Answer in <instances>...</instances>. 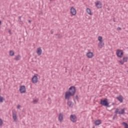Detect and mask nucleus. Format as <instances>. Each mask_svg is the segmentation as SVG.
<instances>
[{"label":"nucleus","mask_w":128,"mask_h":128,"mask_svg":"<svg viewBox=\"0 0 128 128\" xmlns=\"http://www.w3.org/2000/svg\"><path fill=\"white\" fill-rule=\"evenodd\" d=\"M86 56L88 58H92L94 56V54L92 52H89L86 54Z\"/></svg>","instance_id":"obj_14"},{"label":"nucleus","mask_w":128,"mask_h":128,"mask_svg":"<svg viewBox=\"0 0 128 128\" xmlns=\"http://www.w3.org/2000/svg\"><path fill=\"white\" fill-rule=\"evenodd\" d=\"M98 40H99V42H102V37L99 36L98 37Z\"/></svg>","instance_id":"obj_25"},{"label":"nucleus","mask_w":128,"mask_h":128,"mask_svg":"<svg viewBox=\"0 0 128 128\" xmlns=\"http://www.w3.org/2000/svg\"><path fill=\"white\" fill-rule=\"evenodd\" d=\"M116 54L118 58H122L124 54L122 50H118L116 52Z\"/></svg>","instance_id":"obj_3"},{"label":"nucleus","mask_w":128,"mask_h":128,"mask_svg":"<svg viewBox=\"0 0 128 128\" xmlns=\"http://www.w3.org/2000/svg\"><path fill=\"white\" fill-rule=\"evenodd\" d=\"M50 0V2H52V0Z\"/></svg>","instance_id":"obj_40"},{"label":"nucleus","mask_w":128,"mask_h":128,"mask_svg":"<svg viewBox=\"0 0 128 128\" xmlns=\"http://www.w3.org/2000/svg\"><path fill=\"white\" fill-rule=\"evenodd\" d=\"M114 22H116V20H114Z\"/></svg>","instance_id":"obj_39"},{"label":"nucleus","mask_w":128,"mask_h":128,"mask_svg":"<svg viewBox=\"0 0 128 128\" xmlns=\"http://www.w3.org/2000/svg\"><path fill=\"white\" fill-rule=\"evenodd\" d=\"M122 30V28H121L118 27V28H117V30Z\"/></svg>","instance_id":"obj_30"},{"label":"nucleus","mask_w":128,"mask_h":128,"mask_svg":"<svg viewBox=\"0 0 128 128\" xmlns=\"http://www.w3.org/2000/svg\"><path fill=\"white\" fill-rule=\"evenodd\" d=\"M124 113V109L123 108L121 110L118 112L119 114H123Z\"/></svg>","instance_id":"obj_22"},{"label":"nucleus","mask_w":128,"mask_h":128,"mask_svg":"<svg viewBox=\"0 0 128 128\" xmlns=\"http://www.w3.org/2000/svg\"><path fill=\"white\" fill-rule=\"evenodd\" d=\"M18 22H22V16L18 17Z\"/></svg>","instance_id":"obj_29"},{"label":"nucleus","mask_w":128,"mask_h":128,"mask_svg":"<svg viewBox=\"0 0 128 128\" xmlns=\"http://www.w3.org/2000/svg\"><path fill=\"white\" fill-rule=\"evenodd\" d=\"M12 116L13 118V120L14 122H16L17 118H16V111L15 110H12Z\"/></svg>","instance_id":"obj_7"},{"label":"nucleus","mask_w":128,"mask_h":128,"mask_svg":"<svg viewBox=\"0 0 128 128\" xmlns=\"http://www.w3.org/2000/svg\"><path fill=\"white\" fill-rule=\"evenodd\" d=\"M21 58H22V56H20V54H18L15 56V58H14V60H15L18 61V60H20Z\"/></svg>","instance_id":"obj_16"},{"label":"nucleus","mask_w":128,"mask_h":128,"mask_svg":"<svg viewBox=\"0 0 128 128\" xmlns=\"http://www.w3.org/2000/svg\"><path fill=\"white\" fill-rule=\"evenodd\" d=\"M100 104L102 106H110V104H108V99L105 98L104 100H100Z\"/></svg>","instance_id":"obj_1"},{"label":"nucleus","mask_w":128,"mask_h":128,"mask_svg":"<svg viewBox=\"0 0 128 128\" xmlns=\"http://www.w3.org/2000/svg\"><path fill=\"white\" fill-rule=\"evenodd\" d=\"M104 46V42H102V41H100L99 42V43L98 44V46H99L100 48H102V46Z\"/></svg>","instance_id":"obj_17"},{"label":"nucleus","mask_w":128,"mask_h":128,"mask_svg":"<svg viewBox=\"0 0 128 128\" xmlns=\"http://www.w3.org/2000/svg\"><path fill=\"white\" fill-rule=\"evenodd\" d=\"M4 97L0 96V102H4Z\"/></svg>","instance_id":"obj_24"},{"label":"nucleus","mask_w":128,"mask_h":128,"mask_svg":"<svg viewBox=\"0 0 128 128\" xmlns=\"http://www.w3.org/2000/svg\"><path fill=\"white\" fill-rule=\"evenodd\" d=\"M70 120H71V122H76V116L74 114H71L70 116Z\"/></svg>","instance_id":"obj_6"},{"label":"nucleus","mask_w":128,"mask_h":128,"mask_svg":"<svg viewBox=\"0 0 128 128\" xmlns=\"http://www.w3.org/2000/svg\"><path fill=\"white\" fill-rule=\"evenodd\" d=\"M1 24H2V21H0V26Z\"/></svg>","instance_id":"obj_38"},{"label":"nucleus","mask_w":128,"mask_h":128,"mask_svg":"<svg viewBox=\"0 0 128 128\" xmlns=\"http://www.w3.org/2000/svg\"><path fill=\"white\" fill-rule=\"evenodd\" d=\"M73 95H72V94L68 92H65V100H70V96H72Z\"/></svg>","instance_id":"obj_5"},{"label":"nucleus","mask_w":128,"mask_h":128,"mask_svg":"<svg viewBox=\"0 0 128 128\" xmlns=\"http://www.w3.org/2000/svg\"><path fill=\"white\" fill-rule=\"evenodd\" d=\"M122 126H124V128H128V123H126V122H122Z\"/></svg>","instance_id":"obj_20"},{"label":"nucleus","mask_w":128,"mask_h":128,"mask_svg":"<svg viewBox=\"0 0 128 128\" xmlns=\"http://www.w3.org/2000/svg\"><path fill=\"white\" fill-rule=\"evenodd\" d=\"M38 102V100L36 99V100H33V103L36 104V102Z\"/></svg>","instance_id":"obj_27"},{"label":"nucleus","mask_w":128,"mask_h":128,"mask_svg":"<svg viewBox=\"0 0 128 128\" xmlns=\"http://www.w3.org/2000/svg\"><path fill=\"white\" fill-rule=\"evenodd\" d=\"M67 104L70 106V108H72V106H74L72 102L70 101V100H68Z\"/></svg>","instance_id":"obj_15"},{"label":"nucleus","mask_w":128,"mask_h":128,"mask_svg":"<svg viewBox=\"0 0 128 128\" xmlns=\"http://www.w3.org/2000/svg\"><path fill=\"white\" fill-rule=\"evenodd\" d=\"M102 124V122H100V120H96L95 121V125L96 126H100Z\"/></svg>","instance_id":"obj_18"},{"label":"nucleus","mask_w":128,"mask_h":128,"mask_svg":"<svg viewBox=\"0 0 128 128\" xmlns=\"http://www.w3.org/2000/svg\"><path fill=\"white\" fill-rule=\"evenodd\" d=\"M116 118V114H115V115L113 116L112 119H113V120H114V118Z\"/></svg>","instance_id":"obj_33"},{"label":"nucleus","mask_w":128,"mask_h":128,"mask_svg":"<svg viewBox=\"0 0 128 128\" xmlns=\"http://www.w3.org/2000/svg\"><path fill=\"white\" fill-rule=\"evenodd\" d=\"M0 90H1V89L0 88Z\"/></svg>","instance_id":"obj_41"},{"label":"nucleus","mask_w":128,"mask_h":128,"mask_svg":"<svg viewBox=\"0 0 128 128\" xmlns=\"http://www.w3.org/2000/svg\"><path fill=\"white\" fill-rule=\"evenodd\" d=\"M50 32H51L52 34H54V30H51Z\"/></svg>","instance_id":"obj_34"},{"label":"nucleus","mask_w":128,"mask_h":128,"mask_svg":"<svg viewBox=\"0 0 128 128\" xmlns=\"http://www.w3.org/2000/svg\"><path fill=\"white\" fill-rule=\"evenodd\" d=\"M9 54L10 56H14V50H10L9 52Z\"/></svg>","instance_id":"obj_19"},{"label":"nucleus","mask_w":128,"mask_h":128,"mask_svg":"<svg viewBox=\"0 0 128 128\" xmlns=\"http://www.w3.org/2000/svg\"><path fill=\"white\" fill-rule=\"evenodd\" d=\"M42 48H38L36 50L37 54H38V56H40V54H42Z\"/></svg>","instance_id":"obj_11"},{"label":"nucleus","mask_w":128,"mask_h":128,"mask_svg":"<svg viewBox=\"0 0 128 128\" xmlns=\"http://www.w3.org/2000/svg\"><path fill=\"white\" fill-rule=\"evenodd\" d=\"M119 62H120V64H124V62L122 60L119 61Z\"/></svg>","instance_id":"obj_28"},{"label":"nucleus","mask_w":128,"mask_h":128,"mask_svg":"<svg viewBox=\"0 0 128 128\" xmlns=\"http://www.w3.org/2000/svg\"><path fill=\"white\" fill-rule=\"evenodd\" d=\"M20 94H24L26 92V86H21L20 88Z\"/></svg>","instance_id":"obj_8"},{"label":"nucleus","mask_w":128,"mask_h":128,"mask_svg":"<svg viewBox=\"0 0 128 128\" xmlns=\"http://www.w3.org/2000/svg\"><path fill=\"white\" fill-rule=\"evenodd\" d=\"M78 98V95H76V98Z\"/></svg>","instance_id":"obj_37"},{"label":"nucleus","mask_w":128,"mask_h":128,"mask_svg":"<svg viewBox=\"0 0 128 128\" xmlns=\"http://www.w3.org/2000/svg\"><path fill=\"white\" fill-rule=\"evenodd\" d=\"M20 105L18 104V105L17 106V108L20 109Z\"/></svg>","instance_id":"obj_31"},{"label":"nucleus","mask_w":128,"mask_h":128,"mask_svg":"<svg viewBox=\"0 0 128 128\" xmlns=\"http://www.w3.org/2000/svg\"><path fill=\"white\" fill-rule=\"evenodd\" d=\"M8 32L10 34H12V31H10V30H8Z\"/></svg>","instance_id":"obj_35"},{"label":"nucleus","mask_w":128,"mask_h":128,"mask_svg":"<svg viewBox=\"0 0 128 128\" xmlns=\"http://www.w3.org/2000/svg\"><path fill=\"white\" fill-rule=\"evenodd\" d=\"M28 22L30 23V22H32V21L30 20H29Z\"/></svg>","instance_id":"obj_36"},{"label":"nucleus","mask_w":128,"mask_h":128,"mask_svg":"<svg viewBox=\"0 0 128 128\" xmlns=\"http://www.w3.org/2000/svg\"><path fill=\"white\" fill-rule=\"evenodd\" d=\"M4 122H2V118H0V126H2V124Z\"/></svg>","instance_id":"obj_26"},{"label":"nucleus","mask_w":128,"mask_h":128,"mask_svg":"<svg viewBox=\"0 0 128 128\" xmlns=\"http://www.w3.org/2000/svg\"><path fill=\"white\" fill-rule=\"evenodd\" d=\"M114 112H115V114H117L118 112V109H116Z\"/></svg>","instance_id":"obj_32"},{"label":"nucleus","mask_w":128,"mask_h":128,"mask_svg":"<svg viewBox=\"0 0 128 128\" xmlns=\"http://www.w3.org/2000/svg\"><path fill=\"white\" fill-rule=\"evenodd\" d=\"M128 57H124L123 58V62H128Z\"/></svg>","instance_id":"obj_23"},{"label":"nucleus","mask_w":128,"mask_h":128,"mask_svg":"<svg viewBox=\"0 0 128 128\" xmlns=\"http://www.w3.org/2000/svg\"><path fill=\"white\" fill-rule=\"evenodd\" d=\"M95 6L97 8H102V4L100 0H97L95 2Z\"/></svg>","instance_id":"obj_4"},{"label":"nucleus","mask_w":128,"mask_h":128,"mask_svg":"<svg viewBox=\"0 0 128 128\" xmlns=\"http://www.w3.org/2000/svg\"><path fill=\"white\" fill-rule=\"evenodd\" d=\"M70 14H72V16H76V10L74 6H72L70 8Z\"/></svg>","instance_id":"obj_9"},{"label":"nucleus","mask_w":128,"mask_h":128,"mask_svg":"<svg viewBox=\"0 0 128 128\" xmlns=\"http://www.w3.org/2000/svg\"><path fill=\"white\" fill-rule=\"evenodd\" d=\"M32 82L33 84H36V82H38V76H34L32 77Z\"/></svg>","instance_id":"obj_10"},{"label":"nucleus","mask_w":128,"mask_h":128,"mask_svg":"<svg viewBox=\"0 0 128 128\" xmlns=\"http://www.w3.org/2000/svg\"><path fill=\"white\" fill-rule=\"evenodd\" d=\"M86 12H87V13L88 14H90V16H92V11L90 10V9L88 8L86 9Z\"/></svg>","instance_id":"obj_21"},{"label":"nucleus","mask_w":128,"mask_h":128,"mask_svg":"<svg viewBox=\"0 0 128 128\" xmlns=\"http://www.w3.org/2000/svg\"><path fill=\"white\" fill-rule=\"evenodd\" d=\"M64 120V115L60 113L58 116V120L59 122H62Z\"/></svg>","instance_id":"obj_13"},{"label":"nucleus","mask_w":128,"mask_h":128,"mask_svg":"<svg viewBox=\"0 0 128 128\" xmlns=\"http://www.w3.org/2000/svg\"><path fill=\"white\" fill-rule=\"evenodd\" d=\"M117 100L120 102H124V98L122 95L119 96L116 98Z\"/></svg>","instance_id":"obj_12"},{"label":"nucleus","mask_w":128,"mask_h":128,"mask_svg":"<svg viewBox=\"0 0 128 128\" xmlns=\"http://www.w3.org/2000/svg\"><path fill=\"white\" fill-rule=\"evenodd\" d=\"M69 94H70L72 96H74L76 94V87L72 86L69 88V90L68 91Z\"/></svg>","instance_id":"obj_2"}]
</instances>
